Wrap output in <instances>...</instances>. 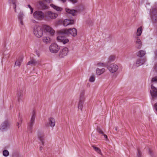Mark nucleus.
<instances>
[{
	"mask_svg": "<svg viewBox=\"0 0 157 157\" xmlns=\"http://www.w3.org/2000/svg\"><path fill=\"white\" fill-rule=\"evenodd\" d=\"M62 34H64L67 35H71L73 37H75L77 35V31L75 28H70L68 29H63L61 30Z\"/></svg>",
	"mask_w": 157,
	"mask_h": 157,
	"instance_id": "f257e3e1",
	"label": "nucleus"
},
{
	"mask_svg": "<svg viewBox=\"0 0 157 157\" xmlns=\"http://www.w3.org/2000/svg\"><path fill=\"white\" fill-rule=\"evenodd\" d=\"M33 33L38 38L41 37L43 34V29L41 27L37 25L33 28Z\"/></svg>",
	"mask_w": 157,
	"mask_h": 157,
	"instance_id": "f03ea898",
	"label": "nucleus"
},
{
	"mask_svg": "<svg viewBox=\"0 0 157 157\" xmlns=\"http://www.w3.org/2000/svg\"><path fill=\"white\" fill-rule=\"evenodd\" d=\"M150 15L151 18L153 22L157 21V5H155L151 9Z\"/></svg>",
	"mask_w": 157,
	"mask_h": 157,
	"instance_id": "7ed1b4c3",
	"label": "nucleus"
},
{
	"mask_svg": "<svg viewBox=\"0 0 157 157\" xmlns=\"http://www.w3.org/2000/svg\"><path fill=\"white\" fill-rule=\"evenodd\" d=\"M33 17L38 20H42L44 17V14L41 11L37 10L34 12L33 14Z\"/></svg>",
	"mask_w": 157,
	"mask_h": 157,
	"instance_id": "20e7f679",
	"label": "nucleus"
},
{
	"mask_svg": "<svg viewBox=\"0 0 157 157\" xmlns=\"http://www.w3.org/2000/svg\"><path fill=\"white\" fill-rule=\"evenodd\" d=\"M107 67L109 71L112 73L116 72L118 69V66L114 63H112L110 65L108 64L107 65Z\"/></svg>",
	"mask_w": 157,
	"mask_h": 157,
	"instance_id": "39448f33",
	"label": "nucleus"
},
{
	"mask_svg": "<svg viewBox=\"0 0 157 157\" xmlns=\"http://www.w3.org/2000/svg\"><path fill=\"white\" fill-rule=\"evenodd\" d=\"M59 49V47L56 43L52 44L49 47L50 51L52 53H57Z\"/></svg>",
	"mask_w": 157,
	"mask_h": 157,
	"instance_id": "423d86ee",
	"label": "nucleus"
},
{
	"mask_svg": "<svg viewBox=\"0 0 157 157\" xmlns=\"http://www.w3.org/2000/svg\"><path fill=\"white\" fill-rule=\"evenodd\" d=\"M151 88L150 92L152 97L153 98H157V88L154 86L152 84L151 85Z\"/></svg>",
	"mask_w": 157,
	"mask_h": 157,
	"instance_id": "0eeeda50",
	"label": "nucleus"
},
{
	"mask_svg": "<svg viewBox=\"0 0 157 157\" xmlns=\"http://www.w3.org/2000/svg\"><path fill=\"white\" fill-rule=\"evenodd\" d=\"M60 33L61 35H60L58 36L57 37V40L60 42H62L64 44L68 42L69 41V40L68 39L65 38L62 35L63 34H61V31H60Z\"/></svg>",
	"mask_w": 157,
	"mask_h": 157,
	"instance_id": "6e6552de",
	"label": "nucleus"
},
{
	"mask_svg": "<svg viewBox=\"0 0 157 157\" xmlns=\"http://www.w3.org/2000/svg\"><path fill=\"white\" fill-rule=\"evenodd\" d=\"M68 49L67 48L65 47L60 50L59 56L60 58L66 56L68 53Z\"/></svg>",
	"mask_w": 157,
	"mask_h": 157,
	"instance_id": "1a4fd4ad",
	"label": "nucleus"
},
{
	"mask_svg": "<svg viewBox=\"0 0 157 157\" xmlns=\"http://www.w3.org/2000/svg\"><path fill=\"white\" fill-rule=\"evenodd\" d=\"M36 116V112L35 110H33L32 113L31 117L29 123L30 127H32L34 123L35 118Z\"/></svg>",
	"mask_w": 157,
	"mask_h": 157,
	"instance_id": "9d476101",
	"label": "nucleus"
},
{
	"mask_svg": "<svg viewBox=\"0 0 157 157\" xmlns=\"http://www.w3.org/2000/svg\"><path fill=\"white\" fill-rule=\"evenodd\" d=\"M135 43V47L136 48L140 49L141 48L142 45V42L138 36L136 37Z\"/></svg>",
	"mask_w": 157,
	"mask_h": 157,
	"instance_id": "9b49d317",
	"label": "nucleus"
},
{
	"mask_svg": "<svg viewBox=\"0 0 157 157\" xmlns=\"http://www.w3.org/2000/svg\"><path fill=\"white\" fill-rule=\"evenodd\" d=\"M44 28L46 31L49 33L51 35L53 36L54 35L55 31L50 26L47 25H45L44 26Z\"/></svg>",
	"mask_w": 157,
	"mask_h": 157,
	"instance_id": "f8f14e48",
	"label": "nucleus"
},
{
	"mask_svg": "<svg viewBox=\"0 0 157 157\" xmlns=\"http://www.w3.org/2000/svg\"><path fill=\"white\" fill-rule=\"evenodd\" d=\"M24 90V87H23L21 90H19L18 91L17 93V98L18 101L19 102H20L22 100V98L23 97V90Z\"/></svg>",
	"mask_w": 157,
	"mask_h": 157,
	"instance_id": "ddd939ff",
	"label": "nucleus"
},
{
	"mask_svg": "<svg viewBox=\"0 0 157 157\" xmlns=\"http://www.w3.org/2000/svg\"><path fill=\"white\" fill-rule=\"evenodd\" d=\"M47 16L48 17L52 19L56 18L57 17L58 14L51 11H48L47 13Z\"/></svg>",
	"mask_w": 157,
	"mask_h": 157,
	"instance_id": "4468645a",
	"label": "nucleus"
},
{
	"mask_svg": "<svg viewBox=\"0 0 157 157\" xmlns=\"http://www.w3.org/2000/svg\"><path fill=\"white\" fill-rule=\"evenodd\" d=\"M38 137L39 139L41 142L42 144L43 145L44 143V135L43 132H40L38 134Z\"/></svg>",
	"mask_w": 157,
	"mask_h": 157,
	"instance_id": "2eb2a0df",
	"label": "nucleus"
},
{
	"mask_svg": "<svg viewBox=\"0 0 157 157\" xmlns=\"http://www.w3.org/2000/svg\"><path fill=\"white\" fill-rule=\"evenodd\" d=\"M74 21L73 20L65 19L63 22V25L64 26L74 24Z\"/></svg>",
	"mask_w": 157,
	"mask_h": 157,
	"instance_id": "dca6fc26",
	"label": "nucleus"
},
{
	"mask_svg": "<svg viewBox=\"0 0 157 157\" xmlns=\"http://www.w3.org/2000/svg\"><path fill=\"white\" fill-rule=\"evenodd\" d=\"M39 64V61H36L35 59H31L30 61H29L27 63V65H32L35 66L36 64Z\"/></svg>",
	"mask_w": 157,
	"mask_h": 157,
	"instance_id": "f3484780",
	"label": "nucleus"
},
{
	"mask_svg": "<svg viewBox=\"0 0 157 157\" xmlns=\"http://www.w3.org/2000/svg\"><path fill=\"white\" fill-rule=\"evenodd\" d=\"M145 59H138L136 62V66L137 67H139L143 65L145 62Z\"/></svg>",
	"mask_w": 157,
	"mask_h": 157,
	"instance_id": "a211bd4d",
	"label": "nucleus"
},
{
	"mask_svg": "<svg viewBox=\"0 0 157 157\" xmlns=\"http://www.w3.org/2000/svg\"><path fill=\"white\" fill-rule=\"evenodd\" d=\"M48 124L51 127H54L55 125V120L52 117L48 118Z\"/></svg>",
	"mask_w": 157,
	"mask_h": 157,
	"instance_id": "6ab92c4d",
	"label": "nucleus"
},
{
	"mask_svg": "<svg viewBox=\"0 0 157 157\" xmlns=\"http://www.w3.org/2000/svg\"><path fill=\"white\" fill-rule=\"evenodd\" d=\"M11 123L8 121H6L2 123L1 125L2 128H7L10 126Z\"/></svg>",
	"mask_w": 157,
	"mask_h": 157,
	"instance_id": "aec40b11",
	"label": "nucleus"
},
{
	"mask_svg": "<svg viewBox=\"0 0 157 157\" xmlns=\"http://www.w3.org/2000/svg\"><path fill=\"white\" fill-rule=\"evenodd\" d=\"M38 3L40 6V8L42 10H45L48 9V6L44 4V3L42 1H39Z\"/></svg>",
	"mask_w": 157,
	"mask_h": 157,
	"instance_id": "412c9836",
	"label": "nucleus"
},
{
	"mask_svg": "<svg viewBox=\"0 0 157 157\" xmlns=\"http://www.w3.org/2000/svg\"><path fill=\"white\" fill-rule=\"evenodd\" d=\"M23 59V58L21 56L18 58L15 63V66L20 67Z\"/></svg>",
	"mask_w": 157,
	"mask_h": 157,
	"instance_id": "4be33fe9",
	"label": "nucleus"
},
{
	"mask_svg": "<svg viewBox=\"0 0 157 157\" xmlns=\"http://www.w3.org/2000/svg\"><path fill=\"white\" fill-rule=\"evenodd\" d=\"M85 90H82L80 94L79 100L80 101H84L85 99Z\"/></svg>",
	"mask_w": 157,
	"mask_h": 157,
	"instance_id": "5701e85b",
	"label": "nucleus"
},
{
	"mask_svg": "<svg viewBox=\"0 0 157 157\" xmlns=\"http://www.w3.org/2000/svg\"><path fill=\"white\" fill-rule=\"evenodd\" d=\"M66 11L67 13L71 14L73 16H75V13L77 12L76 10H71L67 8L66 9Z\"/></svg>",
	"mask_w": 157,
	"mask_h": 157,
	"instance_id": "b1692460",
	"label": "nucleus"
},
{
	"mask_svg": "<svg viewBox=\"0 0 157 157\" xmlns=\"http://www.w3.org/2000/svg\"><path fill=\"white\" fill-rule=\"evenodd\" d=\"M97 131L99 134L103 135L104 136V137L105 138V140L106 141H108V138L107 136L105 134H104L103 131L101 129V128H97Z\"/></svg>",
	"mask_w": 157,
	"mask_h": 157,
	"instance_id": "393cba45",
	"label": "nucleus"
},
{
	"mask_svg": "<svg viewBox=\"0 0 157 157\" xmlns=\"http://www.w3.org/2000/svg\"><path fill=\"white\" fill-rule=\"evenodd\" d=\"M42 40L44 43L48 44L50 43L51 39L49 37L45 36L43 37Z\"/></svg>",
	"mask_w": 157,
	"mask_h": 157,
	"instance_id": "a878e982",
	"label": "nucleus"
},
{
	"mask_svg": "<svg viewBox=\"0 0 157 157\" xmlns=\"http://www.w3.org/2000/svg\"><path fill=\"white\" fill-rule=\"evenodd\" d=\"M50 6H51L53 8H54L55 10H57V11H61L63 10L62 8L60 7L56 6L54 5L53 4H50Z\"/></svg>",
	"mask_w": 157,
	"mask_h": 157,
	"instance_id": "bb28decb",
	"label": "nucleus"
},
{
	"mask_svg": "<svg viewBox=\"0 0 157 157\" xmlns=\"http://www.w3.org/2000/svg\"><path fill=\"white\" fill-rule=\"evenodd\" d=\"M10 2L12 3L13 5V8L14 9V11L16 13L17 11L16 9V4L17 2V0H9Z\"/></svg>",
	"mask_w": 157,
	"mask_h": 157,
	"instance_id": "cd10ccee",
	"label": "nucleus"
},
{
	"mask_svg": "<svg viewBox=\"0 0 157 157\" xmlns=\"http://www.w3.org/2000/svg\"><path fill=\"white\" fill-rule=\"evenodd\" d=\"M145 51L141 50L137 53V56L139 57H142L145 54Z\"/></svg>",
	"mask_w": 157,
	"mask_h": 157,
	"instance_id": "c85d7f7f",
	"label": "nucleus"
},
{
	"mask_svg": "<svg viewBox=\"0 0 157 157\" xmlns=\"http://www.w3.org/2000/svg\"><path fill=\"white\" fill-rule=\"evenodd\" d=\"M105 70L104 68L100 69L97 68L96 69V74L98 75H100L102 74L104 71Z\"/></svg>",
	"mask_w": 157,
	"mask_h": 157,
	"instance_id": "c756f323",
	"label": "nucleus"
},
{
	"mask_svg": "<svg viewBox=\"0 0 157 157\" xmlns=\"http://www.w3.org/2000/svg\"><path fill=\"white\" fill-rule=\"evenodd\" d=\"M142 28L141 26H140L137 29L136 33V35L137 36H139L141 35V34L142 33Z\"/></svg>",
	"mask_w": 157,
	"mask_h": 157,
	"instance_id": "7c9ffc66",
	"label": "nucleus"
},
{
	"mask_svg": "<svg viewBox=\"0 0 157 157\" xmlns=\"http://www.w3.org/2000/svg\"><path fill=\"white\" fill-rule=\"evenodd\" d=\"M115 59V56L114 55H111L110 56L108 59V63L110 62L113 61Z\"/></svg>",
	"mask_w": 157,
	"mask_h": 157,
	"instance_id": "2f4dec72",
	"label": "nucleus"
},
{
	"mask_svg": "<svg viewBox=\"0 0 157 157\" xmlns=\"http://www.w3.org/2000/svg\"><path fill=\"white\" fill-rule=\"evenodd\" d=\"M92 147L94 148V150L98 154L102 155L101 150L98 147H96L94 146H93Z\"/></svg>",
	"mask_w": 157,
	"mask_h": 157,
	"instance_id": "473e14b6",
	"label": "nucleus"
},
{
	"mask_svg": "<svg viewBox=\"0 0 157 157\" xmlns=\"http://www.w3.org/2000/svg\"><path fill=\"white\" fill-rule=\"evenodd\" d=\"M84 102V101H79L78 107V108L79 109H80L81 110H82Z\"/></svg>",
	"mask_w": 157,
	"mask_h": 157,
	"instance_id": "72a5a7b5",
	"label": "nucleus"
},
{
	"mask_svg": "<svg viewBox=\"0 0 157 157\" xmlns=\"http://www.w3.org/2000/svg\"><path fill=\"white\" fill-rule=\"evenodd\" d=\"M3 155L5 157H7L9 155V153L8 150H5L3 151Z\"/></svg>",
	"mask_w": 157,
	"mask_h": 157,
	"instance_id": "f704fd0d",
	"label": "nucleus"
},
{
	"mask_svg": "<svg viewBox=\"0 0 157 157\" xmlns=\"http://www.w3.org/2000/svg\"><path fill=\"white\" fill-rule=\"evenodd\" d=\"M151 82L152 83H157V76H155L152 78Z\"/></svg>",
	"mask_w": 157,
	"mask_h": 157,
	"instance_id": "c9c22d12",
	"label": "nucleus"
},
{
	"mask_svg": "<svg viewBox=\"0 0 157 157\" xmlns=\"http://www.w3.org/2000/svg\"><path fill=\"white\" fill-rule=\"evenodd\" d=\"M95 79V78L94 76V75H92L90 77L89 80V81L91 82H94Z\"/></svg>",
	"mask_w": 157,
	"mask_h": 157,
	"instance_id": "e433bc0d",
	"label": "nucleus"
},
{
	"mask_svg": "<svg viewBox=\"0 0 157 157\" xmlns=\"http://www.w3.org/2000/svg\"><path fill=\"white\" fill-rule=\"evenodd\" d=\"M23 14H20L18 16L19 21L23 20Z\"/></svg>",
	"mask_w": 157,
	"mask_h": 157,
	"instance_id": "4c0bfd02",
	"label": "nucleus"
},
{
	"mask_svg": "<svg viewBox=\"0 0 157 157\" xmlns=\"http://www.w3.org/2000/svg\"><path fill=\"white\" fill-rule=\"evenodd\" d=\"M97 65L99 66H102L103 67H105L106 66H107V65L105 63H98L97 64Z\"/></svg>",
	"mask_w": 157,
	"mask_h": 157,
	"instance_id": "58836bf2",
	"label": "nucleus"
},
{
	"mask_svg": "<svg viewBox=\"0 0 157 157\" xmlns=\"http://www.w3.org/2000/svg\"><path fill=\"white\" fill-rule=\"evenodd\" d=\"M137 155V157H142L141 155V153L139 150H138V153Z\"/></svg>",
	"mask_w": 157,
	"mask_h": 157,
	"instance_id": "ea45409f",
	"label": "nucleus"
},
{
	"mask_svg": "<svg viewBox=\"0 0 157 157\" xmlns=\"http://www.w3.org/2000/svg\"><path fill=\"white\" fill-rule=\"evenodd\" d=\"M22 120L21 119H20V121L19 122H18L17 124V125L18 127V128H19L20 127H21V123Z\"/></svg>",
	"mask_w": 157,
	"mask_h": 157,
	"instance_id": "a19ab883",
	"label": "nucleus"
},
{
	"mask_svg": "<svg viewBox=\"0 0 157 157\" xmlns=\"http://www.w3.org/2000/svg\"><path fill=\"white\" fill-rule=\"evenodd\" d=\"M68 1H70L73 3H75L77 2V0H68Z\"/></svg>",
	"mask_w": 157,
	"mask_h": 157,
	"instance_id": "79ce46f5",
	"label": "nucleus"
},
{
	"mask_svg": "<svg viewBox=\"0 0 157 157\" xmlns=\"http://www.w3.org/2000/svg\"><path fill=\"white\" fill-rule=\"evenodd\" d=\"M19 22H20V23L21 24V25L22 26H23L24 25V23H23V20H19Z\"/></svg>",
	"mask_w": 157,
	"mask_h": 157,
	"instance_id": "37998d69",
	"label": "nucleus"
},
{
	"mask_svg": "<svg viewBox=\"0 0 157 157\" xmlns=\"http://www.w3.org/2000/svg\"><path fill=\"white\" fill-rule=\"evenodd\" d=\"M44 1H45L48 3H50L51 2V0H43Z\"/></svg>",
	"mask_w": 157,
	"mask_h": 157,
	"instance_id": "c03bdc74",
	"label": "nucleus"
},
{
	"mask_svg": "<svg viewBox=\"0 0 157 157\" xmlns=\"http://www.w3.org/2000/svg\"><path fill=\"white\" fill-rule=\"evenodd\" d=\"M6 128H0V130L2 132H4L5 131L6 129Z\"/></svg>",
	"mask_w": 157,
	"mask_h": 157,
	"instance_id": "a18cd8bd",
	"label": "nucleus"
},
{
	"mask_svg": "<svg viewBox=\"0 0 157 157\" xmlns=\"http://www.w3.org/2000/svg\"><path fill=\"white\" fill-rule=\"evenodd\" d=\"M31 11V13L32 14L33 12V9L32 7L30 9Z\"/></svg>",
	"mask_w": 157,
	"mask_h": 157,
	"instance_id": "49530a36",
	"label": "nucleus"
},
{
	"mask_svg": "<svg viewBox=\"0 0 157 157\" xmlns=\"http://www.w3.org/2000/svg\"><path fill=\"white\" fill-rule=\"evenodd\" d=\"M155 54L156 56H157V50H156L155 51Z\"/></svg>",
	"mask_w": 157,
	"mask_h": 157,
	"instance_id": "de8ad7c7",
	"label": "nucleus"
},
{
	"mask_svg": "<svg viewBox=\"0 0 157 157\" xmlns=\"http://www.w3.org/2000/svg\"><path fill=\"white\" fill-rule=\"evenodd\" d=\"M62 2H65L66 1V0H60Z\"/></svg>",
	"mask_w": 157,
	"mask_h": 157,
	"instance_id": "09e8293b",
	"label": "nucleus"
},
{
	"mask_svg": "<svg viewBox=\"0 0 157 157\" xmlns=\"http://www.w3.org/2000/svg\"><path fill=\"white\" fill-rule=\"evenodd\" d=\"M28 7L30 9L32 8V7L30 5H28Z\"/></svg>",
	"mask_w": 157,
	"mask_h": 157,
	"instance_id": "8fccbe9b",
	"label": "nucleus"
},
{
	"mask_svg": "<svg viewBox=\"0 0 157 157\" xmlns=\"http://www.w3.org/2000/svg\"><path fill=\"white\" fill-rule=\"evenodd\" d=\"M149 152L150 155H151L152 154L151 151L150 150H149Z\"/></svg>",
	"mask_w": 157,
	"mask_h": 157,
	"instance_id": "3c124183",
	"label": "nucleus"
},
{
	"mask_svg": "<svg viewBox=\"0 0 157 157\" xmlns=\"http://www.w3.org/2000/svg\"><path fill=\"white\" fill-rule=\"evenodd\" d=\"M32 21L33 22V23H35V22H36L35 20H32Z\"/></svg>",
	"mask_w": 157,
	"mask_h": 157,
	"instance_id": "603ef678",
	"label": "nucleus"
},
{
	"mask_svg": "<svg viewBox=\"0 0 157 157\" xmlns=\"http://www.w3.org/2000/svg\"><path fill=\"white\" fill-rule=\"evenodd\" d=\"M155 68L156 70H157V64L155 66Z\"/></svg>",
	"mask_w": 157,
	"mask_h": 157,
	"instance_id": "864d4df0",
	"label": "nucleus"
},
{
	"mask_svg": "<svg viewBox=\"0 0 157 157\" xmlns=\"http://www.w3.org/2000/svg\"><path fill=\"white\" fill-rule=\"evenodd\" d=\"M42 148H43V147L41 146L40 148V150H42Z\"/></svg>",
	"mask_w": 157,
	"mask_h": 157,
	"instance_id": "5fc2aeb1",
	"label": "nucleus"
},
{
	"mask_svg": "<svg viewBox=\"0 0 157 157\" xmlns=\"http://www.w3.org/2000/svg\"><path fill=\"white\" fill-rule=\"evenodd\" d=\"M115 128V130L116 131H117V128Z\"/></svg>",
	"mask_w": 157,
	"mask_h": 157,
	"instance_id": "6e6d98bb",
	"label": "nucleus"
},
{
	"mask_svg": "<svg viewBox=\"0 0 157 157\" xmlns=\"http://www.w3.org/2000/svg\"><path fill=\"white\" fill-rule=\"evenodd\" d=\"M146 5H149V3H147Z\"/></svg>",
	"mask_w": 157,
	"mask_h": 157,
	"instance_id": "4d7b16f0",
	"label": "nucleus"
},
{
	"mask_svg": "<svg viewBox=\"0 0 157 157\" xmlns=\"http://www.w3.org/2000/svg\"><path fill=\"white\" fill-rule=\"evenodd\" d=\"M31 128H29V130H30L31 129Z\"/></svg>",
	"mask_w": 157,
	"mask_h": 157,
	"instance_id": "13d9d810",
	"label": "nucleus"
}]
</instances>
